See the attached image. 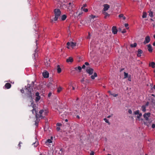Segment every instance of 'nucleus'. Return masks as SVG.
<instances>
[{"mask_svg":"<svg viewBox=\"0 0 155 155\" xmlns=\"http://www.w3.org/2000/svg\"><path fill=\"white\" fill-rule=\"evenodd\" d=\"M33 144L34 145V146L35 147H36L38 145V142H35L33 143Z\"/></svg>","mask_w":155,"mask_h":155,"instance_id":"36","label":"nucleus"},{"mask_svg":"<svg viewBox=\"0 0 155 155\" xmlns=\"http://www.w3.org/2000/svg\"><path fill=\"white\" fill-rule=\"evenodd\" d=\"M72 86V84L71 83L69 85V87L68 88V89H69L71 88V87Z\"/></svg>","mask_w":155,"mask_h":155,"instance_id":"41","label":"nucleus"},{"mask_svg":"<svg viewBox=\"0 0 155 155\" xmlns=\"http://www.w3.org/2000/svg\"><path fill=\"white\" fill-rule=\"evenodd\" d=\"M21 91L22 93H23L24 92V91L22 89L21 90Z\"/></svg>","mask_w":155,"mask_h":155,"instance_id":"50","label":"nucleus"},{"mask_svg":"<svg viewBox=\"0 0 155 155\" xmlns=\"http://www.w3.org/2000/svg\"><path fill=\"white\" fill-rule=\"evenodd\" d=\"M85 67V65H83L82 66V68L83 69V68H84Z\"/></svg>","mask_w":155,"mask_h":155,"instance_id":"52","label":"nucleus"},{"mask_svg":"<svg viewBox=\"0 0 155 155\" xmlns=\"http://www.w3.org/2000/svg\"><path fill=\"white\" fill-rule=\"evenodd\" d=\"M125 26L127 28V29H128L129 28V27H128V24L127 23H126L124 24Z\"/></svg>","mask_w":155,"mask_h":155,"instance_id":"37","label":"nucleus"},{"mask_svg":"<svg viewBox=\"0 0 155 155\" xmlns=\"http://www.w3.org/2000/svg\"><path fill=\"white\" fill-rule=\"evenodd\" d=\"M73 61V59L71 57H69L68 58L67 60L66 61L67 62H72Z\"/></svg>","mask_w":155,"mask_h":155,"instance_id":"16","label":"nucleus"},{"mask_svg":"<svg viewBox=\"0 0 155 155\" xmlns=\"http://www.w3.org/2000/svg\"><path fill=\"white\" fill-rule=\"evenodd\" d=\"M31 106L33 108L31 110L32 114L35 115L37 118L38 117L44 118L45 116L47 115L48 113V110L47 109H42L39 111V114H38L37 108L35 104L31 103Z\"/></svg>","mask_w":155,"mask_h":155,"instance_id":"1","label":"nucleus"},{"mask_svg":"<svg viewBox=\"0 0 155 155\" xmlns=\"http://www.w3.org/2000/svg\"><path fill=\"white\" fill-rule=\"evenodd\" d=\"M151 122H144V124L147 125V126H149Z\"/></svg>","mask_w":155,"mask_h":155,"instance_id":"31","label":"nucleus"},{"mask_svg":"<svg viewBox=\"0 0 155 155\" xmlns=\"http://www.w3.org/2000/svg\"><path fill=\"white\" fill-rule=\"evenodd\" d=\"M85 65H89V63H88V62H85Z\"/></svg>","mask_w":155,"mask_h":155,"instance_id":"49","label":"nucleus"},{"mask_svg":"<svg viewBox=\"0 0 155 155\" xmlns=\"http://www.w3.org/2000/svg\"><path fill=\"white\" fill-rule=\"evenodd\" d=\"M62 90V88L61 87H59L58 88L57 92L58 93L61 92Z\"/></svg>","mask_w":155,"mask_h":155,"instance_id":"33","label":"nucleus"},{"mask_svg":"<svg viewBox=\"0 0 155 155\" xmlns=\"http://www.w3.org/2000/svg\"><path fill=\"white\" fill-rule=\"evenodd\" d=\"M37 55H38V54L37 53H35L34 54V57H35V58L36 56H37Z\"/></svg>","mask_w":155,"mask_h":155,"instance_id":"47","label":"nucleus"},{"mask_svg":"<svg viewBox=\"0 0 155 155\" xmlns=\"http://www.w3.org/2000/svg\"><path fill=\"white\" fill-rule=\"evenodd\" d=\"M153 46H155V41L153 43Z\"/></svg>","mask_w":155,"mask_h":155,"instance_id":"54","label":"nucleus"},{"mask_svg":"<svg viewBox=\"0 0 155 155\" xmlns=\"http://www.w3.org/2000/svg\"><path fill=\"white\" fill-rule=\"evenodd\" d=\"M124 78H125L127 77L128 74V73H126L125 72H124Z\"/></svg>","mask_w":155,"mask_h":155,"instance_id":"32","label":"nucleus"},{"mask_svg":"<svg viewBox=\"0 0 155 155\" xmlns=\"http://www.w3.org/2000/svg\"><path fill=\"white\" fill-rule=\"evenodd\" d=\"M110 117V116H108L107 117H108V118H109V117Z\"/></svg>","mask_w":155,"mask_h":155,"instance_id":"58","label":"nucleus"},{"mask_svg":"<svg viewBox=\"0 0 155 155\" xmlns=\"http://www.w3.org/2000/svg\"><path fill=\"white\" fill-rule=\"evenodd\" d=\"M86 6V5H84V6H83V7H85Z\"/></svg>","mask_w":155,"mask_h":155,"instance_id":"60","label":"nucleus"},{"mask_svg":"<svg viewBox=\"0 0 155 155\" xmlns=\"http://www.w3.org/2000/svg\"><path fill=\"white\" fill-rule=\"evenodd\" d=\"M152 95L153 96H154V95L153 94H152Z\"/></svg>","mask_w":155,"mask_h":155,"instance_id":"59","label":"nucleus"},{"mask_svg":"<svg viewBox=\"0 0 155 155\" xmlns=\"http://www.w3.org/2000/svg\"><path fill=\"white\" fill-rule=\"evenodd\" d=\"M22 144V143L21 142H19V144H18V146L19 147V148H20V147H21V144Z\"/></svg>","mask_w":155,"mask_h":155,"instance_id":"42","label":"nucleus"},{"mask_svg":"<svg viewBox=\"0 0 155 155\" xmlns=\"http://www.w3.org/2000/svg\"><path fill=\"white\" fill-rule=\"evenodd\" d=\"M147 14L146 12H143V13L142 18H146L147 17Z\"/></svg>","mask_w":155,"mask_h":155,"instance_id":"26","label":"nucleus"},{"mask_svg":"<svg viewBox=\"0 0 155 155\" xmlns=\"http://www.w3.org/2000/svg\"><path fill=\"white\" fill-rule=\"evenodd\" d=\"M112 30L113 33L114 34H116L117 33V29L116 27L115 26H113L112 28Z\"/></svg>","mask_w":155,"mask_h":155,"instance_id":"12","label":"nucleus"},{"mask_svg":"<svg viewBox=\"0 0 155 155\" xmlns=\"http://www.w3.org/2000/svg\"><path fill=\"white\" fill-rule=\"evenodd\" d=\"M87 72L90 75H91L93 72V69L91 68H89L86 70Z\"/></svg>","mask_w":155,"mask_h":155,"instance_id":"10","label":"nucleus"},{"mask_svg":"<svg viewBox=\"0 0 155 155\" xmlns=\"http://www.w3.org/2000/svg\"><path fill=\"white\" fill-rule=\"evenodd\" d=\"M119 17L121 18H122L124 20L126 19V17L124 16V15L123 14H120L119 15Z\"/></svg>","mask_w":155,"mask_h":155,"instance_id":"21","label":"nucleus"},{"mask_svg":"<svg viewBox=\"0 0 155 155\" xmlns=\"http://www.w3.org/2000/svg\"><path fill=\"white\" fill-rule=\"evenodd\" d=\"M103 13L104 14V15H105L104 18H106L107 16H109V15L108 13L105 11H103Z\"/></svg>","mask_w":155,"mask_h":155,"instance_id":"25","label":"nucleus"},{"mask_svg":"<svg viewBox=\"0 0 155 155\" xmlns=\"http://www.w3.org/2000/svg\"><path fill=\"white\" fill-rule=\"evenodd\" d=\"M54 21H57L61 15V11L59 9H55L54 10Z\"/></svg>","mask_w":155,"mask_h":155,"instance_id":"2","label":"nucleus"},{"mask_svg":"<svg viewBox=\"0 0 155 155\" xmlns=\"http://www.w3.org/2000/svg\"><path fill=\"white\" fill-rule=\"evenodd\" d=\"M77 117H78V118H79V116H77Z\"/></svg>","mask_w":155,"mask_h":155,"instance_id":"63","label":"nucleus"},{"mask_svg":"<svg viewBox=\"0 0 155 155\" xmlns=\"http://www.w3.org/2000/svg\"><path fill=\"white\" fill-rule=\"evenodd\" d=\"M53 139V137H51L50 139H48L45 142V144L50 147L51 146V143H52V140Z\"/></svg>","mask_w":155,"mask_h":155,"instance_id":"4","label":"nucleus"},{"mask_svg":"<svg viewBox=\"0 0 155 155\" xmlns=\"http://www.w3.org/2000/svg\"><path fill=\"white\" fill-rule=\"evenodd\" d=\"M141 108L142 111L143 112H145L146 111V107L145 106H142Z\"/></svg>","mask_w":155,"mask_h":155,"instance_id":"27","label":"nucleus"},{"mask_svg":"<svg viewBox=\"0 0 155 155\" xmlns=\"http://www.w3.org/2000/svg\"><path fill=\"white\" fill-rule=\"evenodd\" d=\"M104 8L103 9V11H106L108 10L110 8V6L108 4H104L103 5Z\"/></svg>","mask_w":155,"mask_h":155,"instance_id":"11","label":"nucleus"},{"mask_svg":"<svg viewBox=\"0 0 155 155\" xmlns=\"http://www.w3.org/2000/svg\"><path fill=\"white\" fill-rule=\"evenodd\" d=\"M90 155H94V152H92L90 153Z\"/></svg>","mask_w":155,"mask_h":155,"instance_id":"46","label":"nucleus"},{"mask_svg":"<svg viewBox=\"0 0 155 155\" xmlns=\"http://www.w3.org/2000/svg\"><path fill=\"white\" fill-rule=\"evenodd\" d=\"M153 37L154 38H155V35H154Z\"/></svg>","mask_w":155,"mask_h":155,"instance_id":"62","label":"nucleus"},{"mask_svg":"<svg viewBox=\"0 0 155 155\" xmlns=\"http://www.w3.org/2000/svg\"><path fill=\"white\" fill-rule=\"evenodd\" d=\"M150 113H145L143 115V117L145 119L148 121L149 120V118L150 117Z\"/></svg>","mask_w":155,"mask_h":155,"instance_id":"6","label":"nucleus"},{"mask_svg":"<svg viewBox=\"0 0 155 155\" xmlns=\"http://www.w3.org/2000/svg\"><path fill=\"white\" fill-rule=\"evenodd\" d=\"M72 89L73 90H75L74 87L73 85H72Z\"/></svg>","mask_w":155,"mask_h":155,"instance_id":"53","label":"nucleus"},{"mask_svg":"<svg viewBox=\"0 0 155 155\" xmlns=\"http://www.w3.org/2000/svg\"><path fill=\"white\" fill-rule=\"evenodd\" d=\"M143 53L142 51L140 49H138L137 51V55L138 57H140L141 56V54Z\"/></svg>","mask_w":155,"mask_h":155,"instance_id":"13","label":"nucleus"},{"mask_svg":"<svg viewBox=\"0 0 155 155\" xmlns=\"http://www.w3.org/2000/svg\"><path fill=\"white\" fill-rule=\"evenodd\" d=\"M67 48L68 49H70L71 48L73 49L76 46V43L72 42H68L67 44Z\"/></svg>","mask_w":155,"mask_h":155,"instance_id":"3","label":"nucleus"},{"mask_svg":"<svg viewBox=\"0 0 155 155\" xmlns=\"http://www.w3.org/2000/svg\"><path fill=\"white\" fill-rule=\"evenodd\" d=\"M57 72L58 73H60L61 72V68L60 67V66L59 65H58L57 66Z\"/></svg>","mask_w":155,"mask_h":155,"instance_id":"19","label":"nucleus"},{"mask_svg":"<svg viewBox=\"0 0 155 155\" xmlns=\"http://www.w3.org/2000/svg\"><path fill=\"white\" fill-rule=\"evenodd\" d=\"M57 126H61V124L60 123H57Z\"/></svg>","mask_w":155,"mask_h":155,"instance_id":"48","label":"nucleus"},{"mask_svg":"<svg viewBox=\"0 0 155 155\" xmlns=\"http://www.w3.org/2000/svg\"><path fill=\"white\" fill-rule=\"evenodd\" d=\"M67 18V16L65 15H63L61 17V20L64 21Z\"/></svg>","mask_w":155,"mask_h":155,"instance_id":"20","label":"nucleus"},{"mask_svg":"<svg viewBox=\"0 0 155 155\" xmlns=\"http://www.w3.org/2000/svg\"><path fill=\"white\" fill-rule=\"evenodd\" d=\"M128 80L129 81H131L130 78H128Z\"/></svg>","mask_w":155,"mask_h":155,"instance_id":"56","label":"nucleus"},{"mask_svg":"<svg viewBox=\"0 0 155 155\" xmlns=\"http://www.w3.org/2000/svg\"><path fill=\"white\" fill-rule=\"evenodd\" d=\"M45 64L47 67H49L50 66V63H49V62H48L47 61H46V63L45 62Z\"/></svg>","mask_w":155,"mask_h":155,"instance_id":"30","label":"nucleus"},{"mask_svg":"<svg viewBox=\"0 0 155 155\" xmlns=\"http://www.w3.org/2000/svg\"><path fill=\"white\" fill-rule=\"evenodd\" d=\"M148 105V102H147V105Z\"/></svg>","mask_w":155,"mask_h":155,"instance_id":"61","label":"nucleus"},{"mask_svg":"<svg viewBox=\"0 0 155 155\" xmlns=\"http://www.w3.org/2000/svg\"><path fill=\"white\" fill-rule=\"evenodd\" d=\"M149 12V16L151 17H153V12L151 11H150V12Z\"/></svg>","mask_w":155,"mask_h":155,"instance_id":"34","label":"nucleus"},{"mask_svg":"<svg viewBox=\"0 0 155 155\" xmlns=\"http://www.w3.org/2000/svg\"><path fill=\"white\" fill-rule=\"evenodd\" d=\"M42 75L44 78H47L49 77V74L48 71H45L43 72Z\"/></svg>","mask_w":155,"mask_h":155,"instance_id":"8","label":"nucleus"},{"mask_svg":"<svg viewBox=\"0 0 155 155\" xmlns=\"http://www.w3.org/2000/svg\"><path fill=\"white\" fill-rule=\"evenodd\" d=\"M104 120L105 121V122H106L108 124H110V123H109V122L108 120L106 118H104Z\"/></svg>","mask_w":155,"mask_h":155,"instance_id":"35","label":"nucleus"},{"mask_svg":"<svg viewBox=\"0 0 155 155\" xmlns=\"http://www.w3.org/2000/svg\"><path fill=\"white\" fill-rule=\"evenodd\" d=\"M107 155H111V154H107Z\"/></svg>","mask_w":155,"mask_h":155,"instance_id":"64","label":"nucleus"},{"mask_svg":"<svg viewBox=\"0 0 155 155\" xmlns=\"http://www.w3.org/2000/svg\"><path fill=\"white\" fill-rule=\"evenodd\" d=\"M108 92L110 94V95L113 96L114 97H116L118 96V94H112L110 91H109Z\"/></svg>","mask_w":155,"mask_h":155,"instance_id":"23","label":"nucleus"},{"mask_svg":"<svg viewBox=\"0 0 155 155\" xmlns=\"http://www.w3.org/2000/svg\"><path fill=\"white\" fill-rule=\"evenodd\" d=\"M60 129L59 127H57V130L58 131H59L60 130Z\"/></svg>","mask_w":155,"mask_h":155,"instance_id":"51","label":"nucleus"},{"mask_svg":"<svg viewBox=\"0 0 155 155\" xmlns=\"http://www.w3.org/2000/svg\"><path fill=\"white\" fill-rule=\"evenodd\" d=\"M90 17L92 18H94L95 17V16L93 15H90Z\"/></svg>","mask_w":155,"mask_h":155,"instance_id":"38","label":"nucleus"},{"mask_svg":"<svg viewBox=\"0 0 155 155\" xmlns=\"http://www.w3.org/2000/svg\"><path fill=\"white\" fill-rule=\"evenodd\" d=\"M128 112L130 114H131L132 113V111L130 109V110H128Z\"/></svg>","mask_w":155,"mask_h":155,"instance_id":"44","label":"nucleus"},{"mask_svg":"<svg viewBox=\"0 0 155 155\" xmlns=\"http://www.w3.org/2000/svg\"><path fill=\"white\" fill-rule=\"evenodd\" d=\"M126 32V31L125 29L123 30L122 31V33H125Z\"/></svg>","mask_w":155,"mask_h":155,"instance_id":"43","label":"nucleus"},{"mask_svg":"<svg viewBox=\"0 0 155 155\" xmlns=\"http://www.w3.org/2000/svg\"><path fill=\"white\" fill-rule=\"evenodd\" d=\"M97 76V74L96 73H94V75H91V78L92 79H94L95 77H96Z\"/></svg>","mask_w":155,"mask_h":155,"instance_id":"22","label":"nucleus"},{"mask_svg":"<svg viewBox=\"0 0 155 155\" xmlns=\"http://www.w3.org/2000/svg\"><path fill=\"white\" fill-rule=\"evenodd\" d=\"M35 96L36 97L40 96H39V94L38 92H36L35 94Z\"/></svg>","mask_w":155,"mask_h":155,"instance_id":"40","label":"nucleus"},{"mask_svg":"<svg viewBox=\"0 0 155 155\" xmlns=\"http://www.w3.org/2000/svg\"><path fill=\"white\" fill-rule=\"evenodd\" d=\"M74 68V70L78 71L79 72H80L82 69L81 68L80 66L76 67Z\"/></svg>","mask_w":155,"mask_h":155,"instance_id":"14","label":"nucleus"},{"mask_svg":"<svg viewBox=\"0 0 155 155\" xmlns=\"http://www.w3.org/2000/svg\"><path fill=\"white\" fill-rule=\"evenodd\" d=\"M51 95V93H50L49 94L48 96L49 97Z\"/></svg>","mask_w":155,"mask_h":155,"instance_id":"55","label":"nucleus"},{"mask_svg":"<svg viewBox=\"0 0 155 155\" xmlns=\"http://www.w3.org/2000/svg\"><path fill=\"white\" fill-rule=\"evenodd\" d=\"M40 96L36 97L35 98V101H38L40 100Z\"/></svg>","mask_w":155,"mask_h":155,"instance_id":"29","label":"nucleus"},{"mask_svg":"<svg viewBox=\"0 0 155 155\" xmlns=\"http://www.w3.org/2000/svg\"><path fill=\"white\" fill-rule=\"evenodd\" d=\"M153 88L155 89V85H154L153 86Z\"/></svg>","mask_w":155,"mask_h":155,"instance_id":"57","label":"nucleus"},{"mask_svg":"<svg viewBox=\"0 0 155 155\" xmlns=\"http://www.w3.org/2000/svg\"><path fill=\"white\" fill-rule=\"evenodd\" d=\"M137 46V44L136 43H134L133 44H131L130 45V47L131 48H135Z\"/></svg>","mask_w":155,"mask_h":155,"instance_id":"24","label":"nucleus"},{"mask_svg":"<svg viewBox=\"0 0 155 155\" xmlns=\"http://www.w3.org/2000/svg\"><path fill=\"white\" fill-rule=\"evenodd\" d=\"M148 51L150 52H151L152 51V49L151 45L150 44H149L147 45Z\"/></svg>","mask_w":155,"mask_h":155,"instance_id":"17","label":"nucleus"},{"mask_svg":"<svg viewBox=\"0 0 155 155\" xmlns=\"http://www.w3.org/2000/svg\"><path fill=\"white\" fill-rule=\"evenodd\" d=\"M134 113L135 115H137V118L139 120H140V118L142 116V114L141 113H140L139 110H136L134 112Z\"/></svg>","mask_w":155,"mask_h":155,"instance_id":"5","label":"nucleus"},{"mask_svg":"<svg viewBox=\"0 0 155 155\" xmlns=\"http://www.w3.org/2000/svg\"><path fill=\"white\" fill-rule=\"evenodd\" d=\"M152 102L153 104L154 105H155V100L152 99Z\"/></svg>","mask_w":155,"mask_h":155,"instance_id":"39","label":"nucleus"},{"mask_svg":"<svg viewBox=\"0 0 155 155\" xmlns=\"http://www.w3.org/2000/svg\"><path fill=\"white\" fill-rule=\"evenodd\" d=\"M11 85L10 83H6L5 84L4 87L6 89H8L11 87Z\"/></svg>","mask_w":155,"mask_h":155,"instance_id":"15","label":"nucleus"},{"mask_svg":"<svg viewBox=\"0 0 155 155\" xmlns=\"http://www.w3.org/2000/svg\"><path fill=\"white\" fill-rule=\"evenodd\" d=\"M150 37L149 36H147L145 39L144 41L143 42L144 44L145 45L150 42Z\"/></svg>","mask_w":155,"mask_h":155,"instance_id":"7","label":"nucleus"},{"mask_svg":"<svg viewBox=\"0 0 155 155\" xmlns=\"http://www.w3.org/2000/svg\"><path fill=\"white\" fill-rule=\"evenodd\" d=\"M149 66L154 68L155 67V63L153 62H151L149 64Z\"/></svg>","mask_w":155,"mask_h":155,"instance_id":"18","label":"nucleus"},{"mask_svg":"<svg viewBox=\"0 0 155 155\" xmlns=\"http://www.w3.org/2000/svg\"><path fill=\"white\" fill-rule=\"evenodd\" d=\"M81 9L83 10L84 12H87L88 11V9L87 8H83V7H82L81 8Z\"/></svg>","mask_w":155,"mask_h":155,"instance_id":"28","label":"nucleus"},{"mask_svg":"<svg viewBox=\"0 0 155 155\" xmlns=\"http://www.w3.org/2000/svg\"><path fill=\"white\" fill-rule=\"evenodd\" d=\"M26 90H28V92L27 93V94H28L29 97H32V90H31V89L30 88H27Z\"/></svg>","mask_w":155,"mask_h":155,"instance_id":"9","label":"nucleus"},{"mask_svg":"<svg viewBox=\"0 0 155 155\" xmlns=\"http://www.w3.org/2000/svg\"><path fill=\"white\" fill-rule=\"evenodd\" d=\"M152 127L153 128H155V124H153L152 126Z\"/></svg>","mask_w":155,"mask_h":155,"instance_id":"45","label":"nucleus"}]
</instances>
